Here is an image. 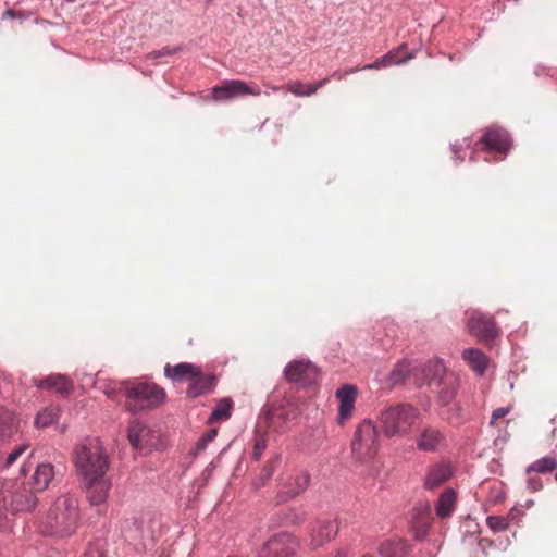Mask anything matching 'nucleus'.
Wrapping results in <instances>:
<instances>
[{
  "instance_id": "12",
  "label": "nucleus",
  "mask_w": 557,
  "mask_h": 557,
  "mask_svg": "<svg viewBox=\"0 0 557 557\" xmlns=\"http://www.w3.org/2000/svg\"><path fill=\"white\" fill-rule=\"evenodd\" d=\"M260 94L261 90L258 87H250L240 79H231L226 81L221 86L213 87L211 91V97L216 101H227L247 95L259 96Z\"/></svg>"
},
{
  "instance_id": "36",
  "label": "nucleus",
  "mask_w": 557,
  "mask_h": 557,
  "mask_svg": "<svg viewBox=\"0 0 557 557\" xmlns=\"http://www.w3.org/2000/svg\"><path fill=\"white\" fill-rule=\"evenodd\" d=\"M16 429L15 417L12 412L0 409V433L1 435H10Z\"/></svg>"
},
{
  "instance_id": "11",
  "label": "nucleus",
  "mask_w": 557,
  "mask_h": 557,
  "mask_svg": "<svg viewBox=\"0 0 557 557\" xmlns=\"http://www.w3.org/2000/svg\"><path fill=\"white\" fill-rule=\"evenodd\" d=\"M284 375L289 383L309 386L318 376V368L310 360H294L286 364Z\"/></svg>"
},
{
  "instance_id": "20",
  "label": "nucleus",
  "mask_w": 557,
  "mask_h": 557,
  "mask_svg": "<svg viewBox=\"0 0 557 557\" xmlns=\"http://www.w3.org/2000/svg\"><path fill=\"white\" fill-rule=\"evenodd\" d=\"M406 49V45H400L398 48L388 51L386 54L377 58L373 63H369L361 67V70H376L387 67L395 64H403L413 58V54L407 53L401 55Z\"/></svg>"
},
{
  "instance_id": "44",
  "label": "nucleus",
  "mask_w": 557,
  "mask_h": 557,
  "mask_svg": "<svg viewBox=\"0 0 557 557\" xmlns=\"http://www.w3.org/2000/svg\"><path fill=\"white\" fill-rule=\"evenodd\" d=\"M527 484H528V488L531 492H537V491L542 490V487H543V484H542V481L540 478H529L527 481Z\"/></svg>"
},
{
  "instance_id": "30",
  "label": "nucleus",
  "mask_w": 557,
  "mask_h": 557,
  "mask_svg": "<svg viewBox=\"0 0 557 557\" xmlns=\"http://www.w3.org/2000/svg\"><path fill=\"white\" fill-rule=\"evenodd\" d=\"M418 367L408 361L398 362L391 372L389 379L394 385L403 384L410 376H417Z\"/></svg>"
},
{
  "instance_id": "46",
  "label": "nucleus",
  "mask_w": 557,
  "mask_h": 557,
  "mask_svg": "<svg viewBox=\"0 0 557 557\" xmlns=\"http://www.w3.org/2000/svg\"><path fill=\"white\" fill-rule=\"evenodd\" d=\"M510 409L508 407H499L495 409L492 413V420L491 423H493L495 420H498L509 413Z\"/></svg>"
},
{
  "instance_id": "13",
  "label": "nucleus",
  "mask_w": 557,
  "mask_h": 557,
  "mask_svg": "<svg viewBox=\"0 0 557 557\" xmlns=\"http://www.w3.org/2000/svg\"><path fill=\"white\" fill-rule=\"evenodd\" d=\"M431 506L428 502L419 503L412 509L410 530L417 541H423L431 528Z\"/></svg>"
},
{
  "instance_id": "23",
  "label": "nucleus",
  "mask_w": 557,
  "mask_h": 557,
  "mask_svg": "<svg viewBox=\"0 0 557 557\" xmlns=\"http://www.w3.org/2000/svg\"><path fill=\"white\" fill-rule=\"evenodd\" d=\"M55 475L54 467L50 462H42L36 466L32 475L33 488L36 492L47 490Z\"/></svg>"
},
{
  "instance_id": "3",
  "label": "nucleus",
  "mask_w": 557,
  "mask_h": 557,
  "mask_svg": "<svg viewBox=\"0 0 557 557\" xmlns=\"http://www.w3.org/2000/svg\"><path fill=\"white\" fill-rule=\"evenodd\" d=\"M36 491L24 482L10 481L0 487V530L10 528L7 512L12 515L33 511L38 505Z\"/></svg>"
},
{
  "instance_id": "43",
  "label": "nucleus",
  "mask_w": 557,
  "mask_h": 557,
  "mask_svg": "<svg viewBox=\"0 0 557 557\" xmlns=\"http://www.w3.org/2000/svg\"><path fill=\"white\" fill-rule=\"evenodd\" d=\"M26 450V446L25 445H21L18 447H16L15 449H13L7 457V460L4 462V467H10L11 465H13L17 458Z\"/></svg>"
},
{
  "instance_id": "15",
  "label": "nucleus",
  "mask_w": 557,
  "mask_h": 557,
  "mask_svg": "<svg viewBox=\"0 0 557 557\" xmlns=\"http://www.w3.org/2000/svg\"><path fill=\"white\" fill-rule=\"evenodd\" d=\"M335 395L338 400L337 422L339 425H344L355 411L357 387L351 384H345L336 391Z\"/></svg>"
},
{
  "instance_id": "8",
  "label": "nucleus",
  "mask_w": 557,
  "mask_h": 557,
  "mask_svg": "<svg viewBox=\"0 0 557 557\" xmlns=\"http://www.w3.org/2000/svg\"><path fill=\"white\" fill-rule=\"evenodd\" d=\"M298 414V409L290 401L274 403L262 409L267 426L278 433L284 432L286 424Z\"/></svg>"
},
{
  "instance_id": "40",
  "label": "nucleus",
  "mask_w": 557,
  "mask_h": 557,
  "mask_svg": "<svg viewBox=\"0 0 557 557\" xmlns=\"http://www.w3.org/2000/svg\"><path fill=\"white\" fill-rule=\"evenodd\" d=\"M218 435V431L215 429H209L196 443L195 448L193 449L194 455H199L203 451L208 444L211 443Z\"/></svg>"
},
{
  "instance_id": "31",
  "label": "nucleus",
  "mask_w": 557,
  "mask_h": 557,
  "mask_svg": "<svg viewBox=\"0 0 557 557\" xmlns=\"http://www.w3.org/2000/svg\"><path fill=\"white\" fill-rule=\"evenodd\" d=\"M308 517L305 506H296L286 508L281 512V522L285 525H300Z\"/></svg>"
},
{
  "instance_id": "33",
  "label": "nucleus",
  "mask_w": 557,
  "mask_h": 557,
  "mask_svg": "<svg viewBox=\"0 0 557 557\" xmlns=\"http://www.w3.org/2000/svg\"><path fill=\"white\" fill-rule=\"evenodd\" d=\"M233 401L231 398H222L212 410L210 420H227L231 417Z\"/></svg>"
},
{
  "instance_id": "21",
  "label": "nucleus",
  "mask_w": 557,
  "mask_h": 557,
  "mask_svg": "<svg viewBox=\"0 0 557 557\" xmlns=\"http://www.w3.org/2000/svg\"><path fill=\"white\" fill-rule=\"evenodd\" d=\"M443 440L444 436L438 429L426 425L417 437L416 444L420 451L433 453L438 448Z\"/></svg>"
},
{
  "instance_id": "39",
  "label": "nucleus",
  "mask_w": 557,
  "mask_h": 557,
  "mask_svg": "<svg viewBox=\"0 0 557 557\" xmlns=\"http://www.w3.org/2000/svg\"><path fill=\"white\" fill-rule=\"evenodd\" d=\"M510 517L488 516L486 518L487 527L494 532H503L509 527Z\"/></svg>"
},
{
  "instance_id": "38",
  "label": "nucleus",
  "mask_w": 557,
  "mask_h": 557,
  "mask_svg": "<svg viewBox=\"0 0 557 557\" xmlns=\"http://www.w3.org/2000/svg\"><path fill=\"white\" fill-rule=\"evenodd\" d=\"M286 87L288 91L297 97H309L314 94V88H311V84H304L300 81H290Z\"/></svg>"
},
{
  "instance_id": "34",
  "label": "nucleus",
  "mask_w": 557,
  "mask_h": 557,
  "mask_svg": "<svg viewBox=\"0 0 557 557\" xmlns=\"http://www.w3.org/2000/svg\"><path fill=\"white\" fill-rule=\"evenodd\" d=\"M125 386H129L127 382H110L103 386V393L112 400L120 403L125 397Z\"/></svg>"
},
{
  "instance_id": "42",
  "label": "nucleus",
  "mask_w": 557,
  "mask_h": 557,
  "mask_svg": "<svg viewBox=\"0 0 557 557\" xmlns=\"http://www.w3.org/2000/svg\"><path fill=\"white\" fill-rule=\"evenodd\" d=\"M455 396H456L455 387L444 388L440 393V400L444 406H448L454 400Z\"/></svg>"
},
{
  "instance_id": "22",
  "label": "nucleus",
  "mask_w": 557,
  "mask_h": 557,
  "mask_svg": "<svg viewBox=\"0 0 557 557\" xmlns=\"http://www.w3.org/2000/svg\"><path fill=\"white\" fill-rule=\"evenodd\" d=\"M453 475V468L449 463H438L431 467L424 479V486L434 490L449 480Z\"/></svg>"
},
{
  "instance_id": "26",
  "label": "nucleus",
  "mask_w": 557,
  "mask_h": 557,
  "mask_svg": "<svg viewBox=\"0 0 557 557\" xmlns=\"http://www.w3.org/2000/svg\"><path fill=\"white\" fill-rule=\"evenodd\" d=\"M456 492L453 488L445 490L435 505V513L440 519L448 518L455 510Z\"/></svg>"
},
{
  "instance_id": "4",
  "label": "nucleus",
  "mask_w": 557,
  "mask_h": 557,
  "mask_svg": "<svg viewBox=\"0 0 557 557\" xmlns=\"http://www.w3.org/2000/svg\"><path fill=\"white\" fill-rule=\"evenodd\" d=\"M420 411L410 404L392 405L381 411L379 421L386 437H405L420 419Z\"/></svg>"
},
{
  "instance_id": "41",
  "label": "nucleus",
  "mask_w": 557,
  "mask_h": 557,
  "mask_svg": "<svg viewBox=\"0 0 557 557\" xmlns=\"http://www.w3.org/2000/svg\"><path fill=\"white\" fill-rule=\"evenodd\" d=\"M181 51H182V47L181 46H175L173 48L163 47L162 49L149 52L146 55V59H148V60H156V59H159V58L173 55V54L178 53Z\"/></svg>"
},
{
  "instance_id": "17",
  "label": "nucleus",
  "mask_w": 557,
  "mask_h": 557,
  "mask_svg": "<svg viewBox=\"0 0 557 557\" xmlns=\"http://www.w3.org/2000/svg\"><path fill=\"white\" fill-rule=\"evenodd\" d=\"M33 382L39 389H54L62 397H69L73 393V382L64 374L54 373L42 380L33 379Z\"/></svg>"
},
{
  "instance_id": "32",
  "label": "nucleus",
  "mask_w": 557,
  "mask_h": 557,
  "mask_svg": "<svg viewBox=\"0 0 557 557\" xmlns=\"http://www.w3.org/2000/svg\"><path fill=\"white\" fill-rule=\"evenodd\" d=\"M60 417V408L58 406H49L39 411L35 418V426L47 428L58 422Z\"/></svg>"
},
{
  "instance_id": "53",
  "label": "nucleus",
  "mask_w": 557,
  "mask_h": 557,
  "mask_svg": "<svg viewBox=\"0 0 557 557\" xmlns=\"http://www.w3.org/2000/svg\"><path fill=\"white\" fill-rule=\"evenodd\" d=\"M555 479L557 480V472L555 473Z\"/></svg>"
},
{
  "instance_id": "5",
  "label": "nucleus",
  "mask_w": 557,
  "mask_h": 557,
  "mask_svg": "<svg viewBox=\"0 0 557 557\" xmlns=\"http://www.w3.org/2000/svg\"><path fill=\"white\" fill-rule=\"evenodd\" d=\"M355 460L366 463L374 459L379 451V434L370 419L361 421L354 433L350 444Z\"/></svg>"
},
{
  "instance_id": "35",
  "label": "nucleus",
  "mask_w": 557,
  "mask_h": 557,
  "mask_svg": "<svg viewBox=\"0 0 557 557\" xmlns=\"http://www.w3.org/2000/svg\"><path fill=\"white\" fill-rule=\"evenodd\" d=\"M555 469H557V459L553 457H543L531 463L527 468V472L534 471L539 473H547L554 471Z\"/></svg>"
},
{
  "instance_id": "29",
  "label": "nucleus",
  "mask_w": 557,
  "mask_h": 557,
  "mask_svg": "<svg viewBox=\"0 0 557 557\" xmlns=\"http://www.w3.org/2000/svg\"><path fill=\"white\" fill-rule=\"evenodd\" d=\"M379 554L382 557H407L409 546L403 540H387L380 545Z\"/></svg>"
},
{
  "instance_id": "9",
  "label": "nucleus",
  "mask_w": 557,
  "mask_h": 557,
  "mask_svg": "<svg viewBox=\"0 0 557 557\" xmlns=\"http://www.w3.org/2000/svg\"><path fill=\"white\" fill-rule=\"evenodd\" d=\"M467 327L471 335L486 344L494 342L499 335L494 318L478 310L468 312Z\"/></svg>"
},
{
  "instance_id": "16",
  "label": "nucleus",
  "mask_w": 557,
  "mask_h": 557,
  "mask_svg": "<svg viewBox=\"0 0 557 557\" xmlns=\"http://www.w3.org/2000/svg\"><path fill=\"white\" fill-rule=\"evenodd\" d=\"M310 483V475L307 472H298L292 475L284 485V488L277 493L276 503L283 504L294 499L300 493L307 490Z\"/></svg>"
},
{
  "instance_id": "10",
  "label": "nucleus",
  "mask_w": 557,
  "mask_h": 557,
  "mask_svg": "<svg viewBox=\"0 0 557 557\" xmlns=\"http://www.w3.org/2000/svg\"><path fill=\"white\" fill-rule=\"evenodd\" d=\"M339 531V525L336 519L318 518L310 527V542L309 545L312 549L324 546L333 541Z\"/></svg>"
},
{
  "instance_id": "25",
  "label": "nucleus",
  "mask_w": 557,
  "mask_h": 557,
  "mask_svg": "<svg viewBox=\"0 0 557 557\" xmlns=\"http://www.w3.org/2000/svg\"><path fill=\"white\" fill-rule=\"evenodd\" d=\"M462 358L470 364L472 370L483 375L488 367V359L486 355L478 348H467L462 351Z\"/></svg>"
},
{
  "instance_id": "50",
  "label": "nucleus",
  "mask_w": 557,
  "mask_h": 557,
  "mask_svg": "<svg viewBox=\"0 0 557 557\" xmlns=\"http://www.w3.org/2000/svg\"><path fill=\"white\" fill-rule=\"evenodd\" d=\"M350 550L348 547H343L336 550L334 557H349Z\"/></svg>"
},
{
  "instance_id": "52",
  "label": "nucleus",
  "mask_w": 557,
  "mask_h": 557,
  "mask_svg": "<svg viewBox=\"0 0 557 557\" xmlns=\"http://www.w3.org/2000/svg\"><path fill=\"white\" fill-rule=\"evenodd\" d=\"M21 473L25 474V467L21 468Z\"/></svg>"
},
{
  "instance_id": "45",
  "label": "nucleus",
  "mask_w": 557,
  "mask_h": 557,
  "mask_svg": "<svg viewBox=\"0 0 557 557\" xmlns=\"http://www.w3.org/2000/svg\"><path fill=\"white\" fill-rule=\"evenodd\" d=\"M358 71H362V70H361V67H359V69H350V70H348V71H344V72H343V71H334V72L332 73L331 77H332V78H334V79H337V81H342V79H344L348 74H350V73H356V72H358Z\"/></svg>"
},
{
  "instance_id": "49",
  "label": "nucleus",
  "mask_w": 557,
  "mask_h": 557,
  "mask_svg": "<svg viewBox=\"0 0 557 557\" xmlns=\"http://www.w3.org/2000/svg\"><path fill=\"white\" fill-rule=\"evenodd\" d=\"M331 76L324 77L319 82L311 83V88H314V94L324 85H326L331 81Z\"/></svg>"
},
{
  "instance_id": "47",
  "label": "nucleus",
  "mask_w": 557,
  "mask_h": 557,
  "mask_svg": "<svg viewBox=\"0 0 557 557\" xmlns=\"http://www.w3.org/2000/svg\"><path fill=\"white\" fill-rule=\"evenodd\" d=\"M451 151H453L454 157H455L456 160H458V161H462L463 160V156L460 154V152L462 151V146L461 145H458V144L451 145Z\"/></svg>"
},
{
  "instance_id": "18",
  "label": "nucleus",
  "mask_w": 557,
  "mask_h": 557,
  "mask_svg": "<svg viewBox=\"0 0 557 557\" xmlns=\"http://www.w3.org/2000/svg\"><path fill=\"white\" fill-rule=\"evenodd\" d=\"M418 371L421 372L422 376H416V382L419 385L422 384H440L445 373V366L438 359L429 360L428 362L417 366Z\"/></svg>"
},
{
  "instance_id": "28",
  "label": "nucleus",
  "mask_w": 557,
  "mask_h": 557,
  "mask_svg": "<svg viewBox=\"0 0 557 557\" xmlns=\"http://www.w3.org/2000/svg\"><path fill=\"white\" fill-rule=\"evenodd\" d=\"M282 462L281 454H274L263 466L258 476H256L252 481V486L255 490H259L265 485V483L272 478L275 470L280 467Z\"/></svg>"
},
{
  "instance_id": "6",
  "label": "nucleus",
  "mask_w": 557,
  "mask_h": 557,
  "mask_svg": "<svg viewBox=\"0 0 557 557\" xmlns=\"http://www.w3.org/2000/svg\"><path fill=\"white\" fill-rule=\"evenodd\" d=\"M165 398V392L153 383H136L125 386L126 408L139 412L159 406Z\"/></svg>"
},
{
  "instance_id": "27",
  "label": "nucleus",
  "mask_w": 557,
  "mask_h": 557,
  "mask_svg": "<svg viewBox=\"0 0 557 557\" xmlns=\"http://www.w3.org/2000/svg\"><path fill=\"white\" fill-rule=\"evenodd\" d=\"M150 429L143 422L134 421L128 426L127 437L134 448L141 449L148 442Z\"/></svg>"
},
{
  "instance_id": "14",
  "label": "nucleus",
  "mask_w": 557,
  "mask_h": 557,
  "mask_svg": "<svg viewBox=\"0 0 557 557\" xmlns=\"http://www.w3.org/2000/svg\"><path fill=\"white\" fill-rule=\"evenodd\" d=\"M480 143L483 144L485 150L506 157L511 146V138L504 128L490 127L481 137Z\"/></svg>"
},
{
  "instance_id": "2",
  "label": "nucleus",
  "mask_w": 557,
  "mask_h": 557,
  "mask_svg": "<svg viewBox=\"0 0 557 557\" xmlns=\"http://www.w3.org/2000/svg\"><path fill=\"white\" fill-rule=\"evenodd\" d=\"M81 519L78 499L72 493H63L51 505L42 532L50 536H70L75 533Z\"/></svg>"
},
{
  "instance_id": "7",
  "label": "nucleus",
  "mask_w": 557,
  "mask_h": 557,
  "mask_svg": "<svg viewBox=\"0 0 557 557\" xmlns=\"http://www.w3.org/2000/svg\"><path fill=\"white\" fill-rule=\"evenodd\" d=\"M299 543L296 536L287 531L272 535L259 552V557H296Z\"/></svg>"
},
{
  "instance_id": "1",
  "label": "nucleus",
  "mask_w": 557,
  "mask_h": 557,
  "mask_svg": "<svg viewBox=\"0 0 557 557\" xmlns=\"http://www.w3.org/2000/svg\"><path fill=\"white\" fill-rule=\"evenodd\" d=\"M73 463L82 490L92 506L106 503L112 487L107 475L110 457L98 437H86L73 448Z\"/></svg>"
},
{
  "instance_id": "37",
  "label": "nucleus",
  "mask_w": 557,
  "mask_h": 557,
  "mask_svg": "<svg viewBox=\"0 0 557 557\" xmlns=\"http://www.w3.org/2000/svg\"><path fill=\"white\" fill-rule=\"evenodd\" d=\"M268 447V437L265 432L256 431L252 448V459L259 461Z\"/></svg>"
},
{
  "instance_id": "48",
  "label": "nucleus",
  "mask_w": 557,
  "mask_h": 557,
  "mask_svg": "<svg viewBox=\"0 0 557 557\" xmlns=\"http://www.w3.org/2000/svg\"><path fill=\"white\" fill-rule=\"evenodd\" d=\"M3 17H8V18H23L24 15L22 12H16L14 10H5L4 13H3Z\"/></svg>"
},
{
  "instance_id": "24",
  "label": "nucleus",
  "mask_w": 557,
  "mask_h": 557,
  "mask_svg": "<svg viewBox=\"0 0 557 557\" xmlns=\"http://www.w3.org/2000/svg\"><path fill=\"white\" fill-rule=\"evenodd\" d=\"M197 370L198 367L190 362H181L175 366L166 363L164 367V375L174 382H190L191 377L197 375Z\"/></svg>"
},
{
  "instance_id": "51",
  "label": "nucleus",
  "mask_w": 557,
  "mask_h": 557,
  "mask_svg": "<svg viewBox=\"0 0 557 557\" xmlns=\"http://www.w3.org/2000/svg\"><path fill=\"white\" fill-rule=\"evenodd\" d=\"M265 86L269 87V89H272V90H278L280 89V87L271 86L269 84H267Z\"/></svg>"
},
{
  "instance_id": "19",
  "label": "nucleus",
  "mask_w": 557,
  "mask_h": 557,
  "mask_svg": "<svg viewBox=\"0 0 557 557\" xmlns=\"http://www.w3.org/2000/svg\"><path fill=\"white\" fill-rule=\"evenodd\" d=\"M215 384L216 376L214 374H203L198 368L197 375L193 376L189 382L187 395L190 398L200 397L212 392Z\"/></svg>"
}]
</instances>
